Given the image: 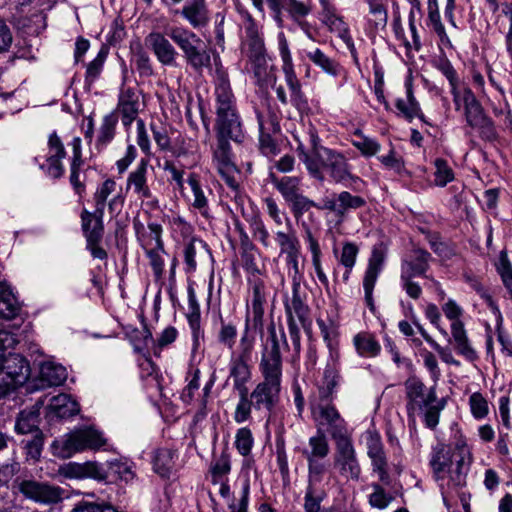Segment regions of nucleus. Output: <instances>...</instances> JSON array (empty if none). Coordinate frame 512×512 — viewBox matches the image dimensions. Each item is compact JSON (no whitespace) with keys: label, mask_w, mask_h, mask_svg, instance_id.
Masks as SVG:
<instances>
[{"label":"nucleus","mask_w":512,"mask_h":512,"mask_svg":"<svg viewBox=\"0 0 512 512\" xmlns=\"http://www.w3.org/2000/svg\"><path fill=\"white\" fill-rule=\"evenodd\" d=\"M299 159L304 163L309 174L319 181H324L326 171L335 183H343L347 180H355L350 171L347 158L340 152L333 149H319L317 159L309 157L302 145L298 147Z\"/></svg>","instance_id":"obj_3"},{"label":"nucleus","mask_w":512,"mask_h":512,"mask_svg":"<svg viewBox=\"0 0 512 512\" xmlns=\"http://www.w3.org/2000/svg\"><path fill=\"white\" fill-rule=\"evenodd\" d=\"M39 409L33 407L30 410H23L16 421L15 429L23 436L21 445L24 448H41L44 444V435L38 428Z\"/></svg>","instance_id":"obj_9"},{"label":"nucleus","mask_w":512,"mask_h":512,"mask_svg":"<svg viewBox=\"0 0 512 512\" xmlns=\"http://www.w3.org/2000/svg\"><path fill=\"white\" fill-rule=\"evenodd\" d=\"M323 498L324 493L317 491L313 485L309 484L304 497L305 512H320Z\"/></svg>","instance_id":"obj_58"},{"label":"nucleus","mask_w":512,"mask_h":512,"mask_svg":"<svg viewBox=\"0 0 512 512\" xmlns=\"http://www.w3.org/2000/svg\"><path fill=\"white\" fill-rule=\"evenodd\" d=\"M213 160L225 183L232 189H236L238 187V182L236 180L238 170L232 161L229 140L217 139V145L213 153Z\"/></svg>","instance_id":"obj_12"},{"label":"nucleus","mask_w":512,"mask_h":512,"mask_svg":"<svg viewBox=\"0 0 512 512\" xmlns=\"http://www.w3.org/2000/svg\"><path fill=\"white\" fill-rule=\"evenodd\" d=\"M21 310L20 303L6 282L0 281V318L13 319Z\"/></svg>","instance_id":"obj_32"},{"label":"nucleus","mask_w":512,"mask_h":512,"mask_svg":"<svg viewBox=\"0 0 512 512\" xmlns=\"http://www.w3.org/2000/svg\"><path fill=\"white\" fill-rule=\"evenodd\" d=\"M187 182L191 188L192 197L189 199L192 207L207 217L209 211L208 198L195 173L188 176Z\"/></svg>","instance_id":"obj_35"},{"label":"nucleus","mask_w":512,"mask_h":512,"mask_svg":"<svg viewBox=\"0 0 512 512\" xmlns=\"http://www.w3.org/2000/svg\"><path fill=\"white\" fill-rule=\"evenodd\" d=\"M428 21L443 44L450 45L449 37L441 22L437 0H428Z\"/></svg>","instance_id":"obj_48"},{"label":"nucleus","mask_w":512,"mask_h":512,"mask_svg":"<svg viewBox=\"0 0 512 512\" xmlns=\"http://www.w3.org/2000/svg\"><path fill=\"white\" fill-rule=\"evenodd\" d=\"M269 177L273 186L279 191L286 202H289L301 192V178L299 177H277L274 173H270Z\"/></svg>","instance_id":"obj_34"},{"label":"nucleus","mask_w":512,"mask_h":512,"mask_svg":"<svg viewBox=\"0 0 512 512\" xmlns=\"http://www.w3.org/2000/svg\"><path fill=\"white\" fill-rule=\"evenodd\" d=\"M322 17L323 23L329 28L331 32L336 33L343 40L350 52L354 55V42L350 36L349 28L342 17L338 16L335 12V9L329 5H325Z\"/></svg>","instance_id":"obj_26"},{"label":"nucleus","mask_w":512,"mask_h":512,"mask_svg":"<svg viewBox=\"0 0 512 512\" xmlns=\"http://www.w3.org/2000/svg\"><path fill=\"white\" fill-rule=\"evenodd\" d=\"M1 370L17 385H23L30 376V366L20 354L8 353L3 356Z\"/></svg>","instance_id":"obj_24"},{"label":"nucleus","mask_w":512,"mask_h":512,"mask_svg":"<svg viewBox=\"0 0 512 512\" xmlns=\"http://www.w3.org/2000/svg\"><path fill=\"white\" fill-rule=\"evenodd\" d=\"M58 472L66 478H92L97 481L106 480L108 476L103 465L92 461L85 463L69 462L59 466Z\"/></svg>","instance_id":"obj_17"},{"label":"nucleus","mask_w":512,"mask_h":512,"mask_svg":"<svg viewBox=\"0 0 512 512\" xmlns=\"http://www.w3.org/2000/svg\"><path fill=\"white\" fill-rule=\"evenodd\" d=\"M211 258L209 246L201 239L193 238L184 248V263L186 272L193 273L197 266L206 263Z\"/></svg>","instance_id":"obj_25"},{"label":"nucleus","mask_w":512,"mask_h":512,"mask_svg":"<svg viewBox=\"0 0 512 512\" xmlns=\"http://www.w3.org/2000/svg\"><path fill=\"white\" fill-rule=\"evenodd\" d=\"M173 450H156L153 457V466L156 473L165 477L169 474L173 466Z\"/></svg>","instance_id":"obj_53"},{"label":"nucleus","mask_w":512,"mask_h":512,"mask_svg":"<svg viewBox=\"0 0 512 512\" xmlns=\"http://www.w3.org/2000/svg\"><path fill=\"white\" fill-rule=\"evenodd\" d=\"M285 314L288 324L289 337L292 343L293 358H298L301 351L299 325L306 328L309 322V306L306 303V292L301 288L300 283L295 281L292 284L291 295L284 300Z\"/></svg>","instance_id":"obj_5"},{"label":"nucleus","mask_w":512,"mask_h":512,"mask_svg":"<svg viewBox=\"0 0 512 512\" xmlns=\"http://www.w3.org/2000/svg\"><path fill=\"white\" fill-rule=\"evenodd\" d=\"M20 492L27 498L43 504H55L62 500L63 489L36 481H23Z\"/></svg>","instance_id":"obj_15"},{"label":"nucleus","mask_w":512,"mask_h":512,"mask_svg":"<svg viewBox=\"0 0 512 512\" xmlns=\"http://www.w3.org/2000/svg\"><path fill=\"white\" fill-rule=\"evenodd\" d=\"M437 68L439 71L442 72V74L447 78L449 81V84L451 86V94L453 96V101L455 103L456 109H460V97H461V91L458 88V77L456 70L452 66L449 60L447 59H441L438 64Z\"/></svg>","instance_id":"obj_46"},{"label":"nucleus","mask_w":512,"mask_h":512,"mask_svg":"<svg viewBox=\"0 0 512 512\" xmlns=\"http://www.w3.org/2000/svg\"><path fill=\"white\" fill-rule=\"evenodd\" d=\"M281 349L290 351L286 334L283 330L277 333L275 326L271 325L260 362L263 381L250 395L255 409H265L270 412L279 401L282 381Z\"/></svg>","instance_id":"obj_1"},{"label":"nucleus","mask_w":512,"mask_h":512,"mask_svg":"<svg viewBox=\"0 0 512 512\" xmlns=\"http://www.w3.org/2000/svg\"><path fill=\"white\" fill-rule=\"evenodd\" d=\"M358 247L351 242H346L342 247L340 263L348 270H352L358 255Z\"/></svg>","instance_id":"obj_62"},{"label":"nucleus","mask_w":512,"mask_h":512,"mask_svg":"<svg viewBox=\"0 0 512 512\" xmlns=\"http://www.w3.org/2000/svg\"><path fill=\"white\" fill-rule=\"evenodd\" d=\"M103 216L104 214H100L99 216L96 209L93 212H89L86 209L82 211V229L87 243H99L102 239L104 232Z\"/></svg>","instance_id":"obj_30"},{"label":"nucleus","mask_w":512,"mask_h":512,"mask_svg":"<svg viewBox=\"0 0 512 512\" xmlns=\"http://www.w3.org/2000/svg\"><path fill=\"white\" fill-rule=\"evenodd\" d=\"M215 113L217 139L241 142L244 134L237 108L216 111Z\"/></svg>","instance_id":"obj_10"},{"label":"nucleus","mask_w":512,"mask_h":512,"mask_svg":"<svg viewBox=\"0 0 512 512\" xmlns=\"http://www.w3.org/2000/svg\"><path fill=\"white\" fill-rule=\"evenodd\" d=\"M251 284V303L247 305V324L252 321L255 329H262L264 317V305L267 301V289L265 283L260 278L250 281Z\"/></svg>","instance_id":"obj_14"},{"label":"nucleus","mask_w":512,"mask_h":512,"mask_svg":"<svg viewBox=\"0 0 512 512\" xmlns=\"http://www.w3.org/2000/svg\"><path fill=\"white\" fill-rule=\"evenodd\" d=\"M139 108L140 96L138 91L129 87L121 89L114 113H119L121 122L125 127H129L137 119Z\"/></svg>","instance_id":"obj_21"},{"label":"nucleus","mask_w":512,"mask_h":512,"mask_svg":"<svg viewBox=\"0 0 512 512\" xmlns=\"http://www.w3.org/2000/svg\"><path fill=\"white\" fill-rule=\"evenodd\" d=\"M290 208L295 219L301 218L306 212H308L311 208H316L318 210H323L321 208V201L319 203L311 200L307 196H305L302 191L297 194L294 198H292L289 202Z\"/></svg>","instance_id":"obj_50"},{"label":"nucleus","mask_w":512,"mask_h":512,"mask_svg":"<svg viewBox=\"0 0 512 512\" xmlns=\"http://www.w3.org/2000/svg\"><path fill=\"white\" fill-rule=\"evenodd\" d=\"M237 336L236 326L231 323L221 321V328L218 333V340L221 344L232 349Z\"/></svg>","instance_id":"obj_61"},{"label":"nucleus","mask_w":512,"mask_h":512,"mask_svg":"<svg viewBox=\"0 0 512 512\" xmlns=\"http://www.w3.org/2000/svg\"><path fill=\"white\" fill-rule=\"evenodd\" d=\"M146 46L164 66H175L178 52L161 32H151L145 38Z\"/></svg>","instance_id":"obj_18"},{"label":"nucleus","mask_w":512,"mask_h":512,"mask_svg":"<svg viewBox=\"0 0 512 512\" xmlns=\"http://www.w3.org/2000/svg\"><path fill=\"white\" fill-rule=\"evenodd\" d=\"M107 444V439L99 430L86 427L73 431L63 448H101Z\"/></svg>","instance_id":"obj_23"},{"label":"nucleus","mask_w":512,"mask_h":512,"mask_svg":"<svg viewBox=\"0 0 512 512\" xmlns=\"http://www.w3.org/2000/svg\"><path fill=\"white\" fill-rule=\"evenodd\" d=\"M254 66V75L259 84H268L275 80L272 67L268 64L266 52L249 56Z\"/></svg>","instance_id":"obj_44"},{"label":"nucleus","mask_w":512,"mask_h":512,"mask_svg":"<svg viewBox=\"0 0 512 512\" xmlns=\"http://www.w3.org/2000/svg\"><path fill=\"white\" fill-rule=\"evenodd\" d=\"M330 434L331 438L334 440L335 445L338 448H351L352 442L350 438L349 431L347 429L346 421L343 420L341 423H337L332 427L326 429Z\"/></svg>","instance_id":"obj_54"},{"label":"nucleus","mask_w":512,"mask_h":512,"mask_svg":"<svg viewBox=\"0 0 512 512\" xmlns=\"http://www.w3.org/2000/svg\"><path fill=\"white\" fill-rule=\"evenodd\" d=\"M353 343L357 353L361 357L373 358L376 357L381 351V345L376 338L368 333L361 332L354 336Z\"/></svg>","instance_id":"obj_37"},{"label":"nucleus","mask_w":512,"mask_h":512,"mask_svg":"<svg viewBox=\"0 0 512 512\" xmlns=\"http://www.w3.org/2000/svg\"><path fill=\"white\" fill-rule=\"evenodd\" d=\"M248 360L233 358L231 359L230 376L233 378L234 388L237 391L247 389L246 382L250 379V368Z\"/></svg>","instance_id":"obj_40"},{"label":"nucleus","mask_w":512,"mask_h":512,"mask_svg":"<svg viewBox=\"0 0 512 512\" xmlns=\"http://www.w3.org/2000/svg\"><path fill=\"white\" fill-rule=\"evenodd\" d=\"M335 465L343 475L351 476L352 478H357L360 473L354 450H339L335 459Z\"/></svg>","instance_id":"obj_43"},{"label":"nucleus","mask_w":512,"mask_h":512,"mask_svg":"<svg viewBox=\"0 0 512 512\" xmlns=\"http://www.w3.org/2000/svg\"><path fill=\"white\" fill-rule=\"evenodd\" d=\"M365 205V200L348 191H342L332 196H324L321 199V208L333 212L338 217H344L351 209H358Z\"/></svg>","instance_id":"obj_16"},{"label":"nucleus","mask_w":512,"mask_h":512,"mask_svg":"<svg viewBox=\"0 0 512 512\" xmlns=\"http://www.w3.org/2000/svg\"><path fill=\"white\" fill-rule=\"evenodd\" d=\"M231 471L230 454L226 450H214L209 466L211 482H221Z\"/></svg>","instance_id":"obj_33"},{"label":"nucleus","mask_w":512,"mask_h":512,"mask_svg":"<svg viewBox=\"0 0 512 512\" xmlns=\"http://www.w3.org/2000/svg\"><path fill=\"white\" fill-rule=\"evenodd\" d=\"M384 261L385 252L380 247H374L363 278L365 302L372 312L375 310L373 290L383 269Z\"/></svg>","instance_id":"obj_13"},{"label":"nucleus","mask_w":512,"mask_h":512,"mask_svg":"<svg viewBox=\"0 0 512 512\" xmlns=\"http://www.w3.org/2000/svg\"><path fill=\"white\" fill-rule=\"evenodd\" d=\"M133 62L140 77H151L154 75V69L147 52L138 45L133 54Z\"/></svg>","instance_id":"obj_52"},{"label":"nucleus","mask_w":512,"mask_h":512,"mask_svg":"<svg viewBox=\"0 0 512 512\" xmlns=\"http://www.w3.org/2000/svg\"><path fill=\"white\" fill-rule=\"evenodd\" d=\"M436 171L435 175V183L438 186H445L447 183L451 182L454 178V174L452 169L448 166L447 162L442 158H437L435 160Z\"/></svg>","instance_id":"obj_60"},{"label":"nucleus","mask_w":512,"mask_h":512,"mask_svg":"<svg viewBox=\"0 0 512 512\" xmlns=\"http://www.w3.org/2000/svg\"><path fill=\"white\" fill-rule=\"evenodd\" d=\"M67 377L66 369L60 364L47 361L40 365L39 381L40 387H51L61 385Z\"/></svg>","instance_id":"obj_31"},{"label":"nucleus","mask_w":512,"mask_h":512,"mask_svg":"<svg viewBox=\"0 0 512 512\" xmlns=\"http://www.w3.org/2000/svg\"><path fill=\"white\" fill-rule=\"evenodd\" d=\"M149 171L153 172L152 166L146 159H141L137 167L130 172L127 178L126 189H132L139 199H153V193L148 185Z\"/></svg>","instance_id":"obj_20"},{"label":"nucleus","mask_w":512,"mask_h":512,"mask_svg":"<svg viewBox=\"0 0 512 512\" xmlns=\"http://www.w3.org/2000/svg\"><path fill=\"white\" fill-rule=\"evenodd\" d=\"M369 457L372 460L373 469L379 474L382 482L387 483L389 476L387 470L386 457L383 450H369Z\"/></svg>","instance_id":"obj_59"},{"label":"nucleus","mask_w":512,"mask_h":512,"mask_svg":"<svg viewBox=\"0 0 512 512\" xmlns=\"http://www.w3.org/2000/svg\"><path fill=\"white\" fill-rule=\"evenodd\" d=\"M65 156L66 151L63 142L56 132H53L49 135L46 155L47 173L49 176L55 179L63 176L65 169L62 160Z\"/></svg>","instance_id":"obj_22"},{"label":"nucleus","mask_w":512,"mask_h":512,"mask_svg":"<svg viewBox=\"0 0 512 512\" xmlns=\"http://www.w3.org/2000/svg\"><path fill=\"white\" fill-rule=\"evenodd\" d=\"M181 15L194 29L205 27L210 20L206 0H188L182 8Z\"/></svg>","instance_id":"obj_27"},{"label":"nucleus","mask_w":512,"mask_h":512,"mask_svg":"<svg viewBox=\"0 0 512 512\" xmlns=\"http://www.w3.org/2000/svg\"><path fill=\"white\" fill-rule=\"evenodd\" d=\"M469 406L473 417L477 420L484 419L489 413L488 401L480 392H474L469 397Z\"/></svg>","instance_id":"obj_57"},{"label":"nucleus","mask_w":512,"mask_h":512,"mask_svg":"<svg viewBox=\"0 0 512 512\" xmlns=\"http://www.w3.org/2000/svg\"><path fill=\"white\" fill-rule=\"evenodd\" d=\"M431 254L419 247H414L401 262L400 285L405 293L413 300L422 296V287L415 280L416 277L429 278L426 275L429 269Z\"/></svg>","instance_id":"obj_7"},{"label":"nucleus","mask_w":512,"mask_h":512,"mask_svg":"<svg viewBox=\"0 0 512 512\" xmlns=\"http://www.w3.org/2000/svg\"><path fill=\"white\" fill-rule=\"evenodd\" d=\"M338 385V376L332 370L324 373V383L318 388V393L310 401L313 420L317 424L318 434L310 439L312 448H327V439L321 428H330L344 419L333 404L335 388Z\"/></svg>","instance_id":"obj_2"},{"label":"nucleus","mask_w":512,"mask_h":512,"mask_svg":"<svg viewBox=\"0 0 512 512\" xmlns=\"http://www.w3.org/2000/svg\"><path fill=\"white\" fill-rule=\"evenodd\" d=\"M149 235L142 234L139 237L141 245L145 250L146 256L149 259V264L153 270L156 279H160L164 272L165 254L164 242L162 240V226L158 223L152 222L148 224Z\"/></svg>","instance_id":"obj_8"},{"label":"nucleus","mask_w":512,"mask_h":512,"mask_svg":"<svg viewBox=\"0 0 512 512\" xmlns=\"http://www.w3.org/2000/svg\"><path fill=\"white\" fill-rule=\"evenodd\" d=\"M369 7L368 22L374 30L384 29L388 22V12L384 0H364Z\"/></svg>","instance_id":"obj_41"},{"label":"nucleus","mask_w":512,"mask_h":512,"mask_svg":"<svg viewBox=\"0 0 512 512\" xmlns=\"http://www.w3.org/2000/svg\"><path fill=\"white\" fill-rule=\"evenodd\" d=\"M50 409L61 418L69 417L78 413L79 408L67 394H59L51 398L49 403Z\"/></svg>","instance_id":"obj_42"},{"label":"nucleus","mask_w":512,"mask_h":512,"mask_svg":"<svg viewBox=\"0 0 512 512\" xmlns=\"http://www.w3.org/2000/svg\"><path fill=\"white\" fill-rule=\"evenodd\" d=\"M498 271L510 297L512 298V266L506 258H501Z\"/></svg>","instance_id":"obj_64"},{"label":"nucleus","mask_w":512,"mask_h":512,"mask_svg":"<svg viewBox=\"0 0 512 512\" xmlns=\"http://www.w3.org/2000/svg\"><path fill=\"white\" fill-rule=\"evenodd\" d=\"M248 326L249 324L246 323L245 332L241 337L240 343H239V352L238 355L233 356V358L243 359V360H251L252 356V350L254 346V340L253 338H250L248 336Z\"/></svg>","instance_id":"obj_63"},{"label":"nucleus","mask_w":512,"mask_h":512,"mask_svg":"<svg viewBox=\"0 0 512 512\" xmlns=\"http://www.w3.org/2000/svg\"><path fill=\"white\" fill-rule=\"evenodd\" d=\"M306 55L310 61L320 67L325 73L332 76L339 74L341 70L340 65L324 54L319 48L308 51Z\"/></svg>","instance_id":"obj_47"},{"label":"nucleus","mask_w":512,"mask_h":512,"mask_svg":"<svg viewBox=\"0 0 512 512\" xmlns=\"http://www.w3.org/2000/svg\"><path fill=\"white\" fill-rule=\"evenodd\" d=\"M404 386L408 400L407 412L410 417L414 416L415 412L421 411L436 401L435 390L431 388L428 393H425V385L416 377H409L405 381Z\"/></svg>","instance_id":"obj_11"},{"label":"nucleus","mask_w":512,"mask_h":512,"mask_svg":"<svg viewBox=\"0 0 512 512\" xmlns=\"http://www.w3.org/2000/svg\"><path fill=\"white\" fill-rule=\"evenodd\" d=\"M430 463L443 495L465 484L464 450H436Z\"/></svg>","instance_id":"obj_4"},{"label":"nucleus","mask_w":512,"mask_h":512,"mask_svg":"<svg viewBox=\"0 0 512 512\" xmlns=\"http://www.w3.org/2000/svg\"><path fill=\"white\" fill-rule=\"evenodd\" d=\"M355 136L357 139L352 140V144L362 153V155L371 157L380 150V144L377 141L362 135L359 130L355 132Z\"/></svg>","instance_id":"obj_55"},{"label":"nucleus","mask_w":512,"mask_h":512,"mask_svg":"<svg viewBox=\"0 0 512 512\" xmlns=\"http://www.w3.org/2000/svg\"><path fill=\"white\" fill-rule=\"evenodd\" d=\"M243 28L245 32L243 46L247 49L249 56L266 52L259 28L249 13L243 14Z\"/></svg>","instance_id":"obj_28"},{"label":"nucleus","mask_w":512,"mask_h":512,"mask_svg":"<svg viewBox=\"0 0 512 512\" xmlns=\"http://www.w3.org/2000/svg\"><path fill=\"white\" fill-rule=\"evenodd\" d=\"M462 104L464 107V115L469 126L474 127L477 124H481V122L488 117L481 103L477 100L470 88H464L463 91H461L460 106Z\"/></svg>","instance_id":"obj_29"},{"label":"nucleus","mask_w":512,"mask_h":512,"mask_svg":"<svg viewBox=\"0 0 512 512\" xmlns=\"http://www.w3.org/2000/svg\"><path fill=\"white\" fill-rule=\"evenodd\" d=\"M117 122L118 117L115 113L104 116L97 139L98 145L105 146L114 138Z\"/></svg>","instance_id":"obj_51"},{"label":"nucleus","mask_w":512,"mask_h":512,"mask_svg":"<svg viewBox=\"0 0 512 512\" xmlns=\"http://www.w3.org/2000/svg\"><path fill=\"white\" fill-rule=\"evenodd\" d=\"M215 112L236 108L228 75L221 64L215 63Z\"/></svg>","instance_id":"obj_19"},{"label":"nucleus","mask_w":512,"mask_h":512,"mask_svg":"<svg viewBox=\"0 0 512 512\" xmlns=\"http://www.w3.org/2000/svg\"><path fill=\"white\" fill-rule=\"evenodd\" d=\"M167 35L179 47L187 65L194 71L202 72L211 67L210 50L193 31L183 27H171Z\"/></svg>","instance_id":"obj_6"},{"label":"nucleus","mask_w":512,"mask_h":512,"mask_svg":"<svg viewBox=\"0 0 512 512\" xmlns=\"http://www.w3.org/2000/svg\"><path fill=\"white\" fill-rule=\"evenodd\" d=\"M280 55H281V58L283 61L282 69L285 74V80H286V83H287L290 91L300 88L301 85L297 79L295 72H294L292 57H291L290 51L288 49V45L285 40H283L280 43Z\"/></svg>","instance_id":"obj_45"},{"label":"nucleus","mask_w":512,"mask_h":512,"mask_svg":"<svg viewBox=\"0 0 512 512\" xmlns=\"http://www.w3.org/2000/svg\"><path fill=\"white\" fill-rule=\"evenodd\" d=\"M239 402L236 406L234 419L237 423H242L248 420L251 413V407L253 406L252 399L248 398V389L238 391Z\"/></svg>","instance_id":"obj_56"},{"label":"nucleus","mask_w":512,"mask_h":512,"mask_svg":"<svg viewBox=\"0 0 512 512\" xmlns=\"http://www.w3.org/2000/svg\"><path fill=\"white\" fill-rule=\"evenodd\" d=\"M396 108L403 118L408 121H412L414 118L418 117L421 120H424V115L421 112V108L419 103L416 101L412 87L408 86L406 90V98H398L396 100Z\"/></svg>","instance_id":"obj_36"},{"label":"nucleus","mask_w":512,"mask_h":512,"mask_svg":"<svg viewBox=\"0 0 512 512\" xmlns=\"http://www.w3.org/2000/svg\"><path fill=\"white\" fill-rule=\"evenodd\" d=\"M117 187L116 182L109 178L106 179L95 191L93 195L95 209L97 210V214H104L106 202L109 196L115 192Z\"/></svg>","instance_id":"obj_49"},{"label":"nucleus","mask_w":512,"mask_h":512,"mask_svg":"<svg viewBox=\"0 0 512 512\" xmlns=\"http://www.w3.org/2000/svg\"><path fill=\"white\" fill-rule=\"evenodd\" d=\"M288 231H277L275 240L280 248V254L287 255L300 251V242L295 230L292 228L291 221L286 217Z\"/></svg>","instance_id":"obj_38"},{"label":"nucleus","mask_w":512,"mask_h":512,"mask_svg":"<svg viewBox=\"0 0 512 512\" xmlns=\"http://www.w3.org/2000/svg\"><path fill=\"white\" fill-rule=\"evenodd\" d=\"M451 334L455 341V348L458 353L465 356L467 359H473L475 356V351L469 344L462 321L452 322Z\"/></svg>","instance_id":"obj_39"}]
</instances>
